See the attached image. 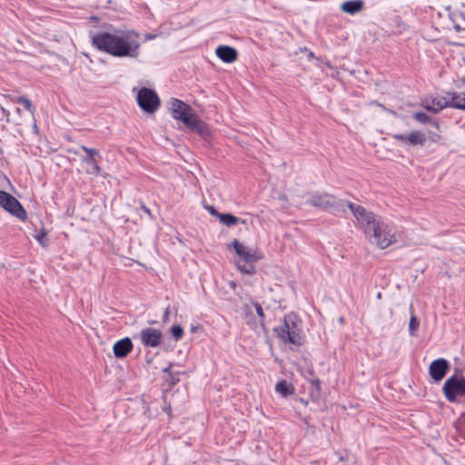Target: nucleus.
Instances as JSON below:
<instances>
[{
  "instance_id": "obj_1",
  "label": "nucleus",
  "mask_w": 465,
  "mask_h": 465,
  "mask_svg": "<svg viewBox=\"0 0 465 465\" xmlns=\"http://www.w3.org/2000/svg\"><path fill=\"white\" fill-rule=\"evenodd\" d=\"M92 44L98 50L115 57L136 58L141 46L136 32L119 29L95 34L92 37Z\"/></svg>"
},
{
  "instance_id": "obj_2",
  "label": "nucleus",
  "mask_w": 465,
  "mask_h": 465,
  "mask_svg": "<svg viewBox=\"0 0 465 465\" xmlns=\"http://www.w3.org/2000/svg\"><path fill=\"white\" fill-rule=\"evenodd\" d=\"M366 238L381 249H386L397 242L395 229L385 223L380 216L363 205H348Z\"/></svg>"
},
{
  "instance_id": "obj_3",
  "label": "nucleus",
  "mask_w": 465,
  "mask_h": 465,
  "mask_svg": "<svg viewBox=\"0 0 465 465\" xmlns=\"http://www.w3.org/2000/svg\"><path fill=\"white\" fill-rule=\"evenodd\" d=\"M170 104L173 119L182 122L187 128L200 134L207 131L205 123L189 104L177 98H173Z\"/></svg>"
},
{
  "instance_id": "obj_4",
  "label": "nucleus",
  "mask_w": 465,
  "mask_h": 465,
  "mask_svg": "<svg viewBox=\"0 0 465 465\" xmlns=\"http://www.w3.org/2000/svg\"><path fill=\"white\" fill-rule=\"evenodd\" d=\"M274 331L283 343L301 346L303 342L301 321L298 320L294 313L285 315L282 324L275 328Z\"/></svg>"
},
{
  "instance_id": "obj_5",
  "label": "nucleus",
  "mask_w": 465,
  "mask_h": 465,
  "mask_svg": "<svg viewBox=\"0 0 465 465\" xmlns=\"http://www.w3.org/2000/svg\"><path fill=\"white\" fill-rule=\"evenodd\" d=\"M442 391L446 399L450 402L455 401L458 396H465V378L455 375L450 377L445 381Z\"/></svg>"
},
{
  "instance_id": "obj_6",
  "label": "nucleus",
  "mask_w": 465,
  "mask_h": 465,
  "mask_svg": "<svg viewBox=\"0 0 465 465\" xmlns=\"http://www.w3.org/2000/svg\"><path fill=\"white\" fill-rule=\"evenodd\" d=\"M138 105L146 113H154L160 106V99L155 91L143 87L137 94Z\"/></svg>"
},
{
  "instance_id": "obj_7",
  "label": "nucleus",
  "mask_w": 465,
  "mask_h": 465,
  "mask_svg": "<svg viewBox=\"0 0 465 465\" xmlns=\"http://www.w3.org/2000/svg\"><path fill=\"white\" fill-rule=\"evenodd\" d=\"M81 149L86 153V156L83 159V162L87 164L85 173L90 175H100L102 169L97 160L100 157V153L95 148H89L85 145H81Z\"/></svg>"
},
{
  "instance_id": "obj_8",
  "label": "nucleus",
  "mask_w": 465,
  "mask_h": 465,
  "mask_svg": "<svg viewBox=\"0 0 465 465\" xmlns=\"http://www.w3.org/2000/svg\"><path fill=\"white\" fill-rule=\"evenodd\" d=\"M163 332L159 329L147 327L140 332V340L144 347H158L163 342Z\"/></svg>"
},
{
  "instance_id": "obj_9",
  "label": "nucleus",
  "mask_w": 465,
  "mask_h": 465,
  "mask_svg": "<svg viewBox=\"0 0 465 465\" xmlns=\"http://www.w3.org/2000/svg\"><path fill=\"white\" fill-rule=\"evenodd\" d=\"M232 245L237 255L247 263L256 262L262 258V254L260 252L247 248L236 239L232 242Z\"/></svg>"
},
{
  "instance_id": "obj_10",
  "label": "nucleus",
  "mask_w": 465,
  "mask_h": 465,
  "mask_svg": "<svg viewBox=\"0 0 465 465\" xmlns=\"http://www.w3.org/2000/svg\"><path fill=\"white\" fill-rule=\"evenodd\" d=\"M391 137L401 144H409L412 146H423L426 143V136L421 131L414 130L409 134H393Z\"/></svg>"
},
{
  "instance_id": "obj_11",
  "label": "nucleus",
  "mask_w": 465,
  "mask_h": 465,
  "mask_svg": "<svg viewBox=\"0 0 465 465\" xmlns=\"http://www.w3.org/2000/svg\"><path fill=\"white\" fill-rule=\"evenodd\" d=\"M421 106L428 112L437 114L444 108L449 107L447 95L432 99H425L421 102Z\"/></svg>"
},
{
  "instance_id": "obj_12",
  "label": "nucleus",
  "mask_w": 465,
  "mask_h": 465,
  "mask_svg": "<svg viewBox=\"0 0 465 465\" xmlns=\"http://www.w3.org/2000/svg\"><path fill=\"white\" fill-rule=\"evenodd\" d=\"M447 369L448 361L445 359H438L430 363L429 372L435 381H440L445 376Z\"/></svg>"
},
{
  "instance_id": "obj_13",
  "label": "nucleus",
  "mask_w": 465,
  "mask_h": 465,
  "mask_svg": "<svg viewBox=\"0 0 465 465\" xmlns=\"http://www.w3.org/2000/svg\"><path fill=\"white\" fill-rule=\"evenodd\" d=\"M133 342L130 338L126 337L116 341L113 347L114 354L116 358H124L127 356L133 350Z\"/></svg>"
},
{
  "instance_id": "obj_14",
  "label": "nucleus",
  "mask_w": 465,
  "mask_h": 465,
  "mask_svg": "<svg viewBox=\"0 0 465 465\" xmlns=\"http://www.w3.org/2000/svg\"><path fill=\"white\" fill-rule=\"evenodd\" d=\"M215 54L223 62L228 64L233 63L238 57L236 49L229 45H219Z\"/></svg>"
},
{
  "instance_id": "obj_15",
  "label": "nucleus",
  "mask_w": 465,
  "mask_h": 465,
  "mask_svg": "<svg viewBox=\"0 0 465 465\" xmlns=\"http://www.w3.org/2000/svg\"><path fill=\"white\" fill-rule=\"evenodd\" d=\"M446 95L449 107L465 112V93L448 92Z\"/></svg>"
},
{
  "instance_id": "obj_16",
  "label": "nucleus",
  "mask_w": 465,
  "mask_h": 465,
  "mask_svg": "<svg viewBox=\"0 0 465 465\" xmlns=\"http://www.w3.org/2000/svg\"><path fill=\"white\" fill-rule=\"evenodd\" d=\"M341 10L349 15H355L360 13L364 8V1L363 0H349L343 2L341 6Z\"/></svg>"
},
{
  "instance_id": "obj_17",
  "label": "nucleus",
  "mask_w": 465,
  "mask_h": 465,
  "mask_svg": "<svg viewBox=\"0 0 465 465\" xmlns=\"http://www.w3.org/2000/svg\"><path fill=\"white\" fill-rule=\"evenodd\" d=\"M209 212L220 218V221L228 226L234 225L238 222V218L230 213L221 214L219 213L213 205H205Z\"/></svg>"
},
{
  "instance_id": "obj_18",
  "label": "nucleus",
  "mask_w": 465,
  "mask_h": 465,
  "mask_svg": "<svg viewBox=\"0 0 465 465\" xmlns=\"http://www.w3.org/2000/svg\"><path fill=\"white\" fill-rule=\"evenodd\" d=\"M5 98L11 102V103H17L24 106L25 110L30 112L32 114H34L35 112V106L33 105V103L25 96H15L12 94L5 95Z\"/></svg>"
},
{
  "instance_id": "obj_19",
  "label": "nucleus",
  "mask_w": 465,
  "mask_h": 465,
  "mask_svg": "<svg viewBox=\"0 0 465 465\" xmlns=\"http://www.w3.org/2000/svg\"><path fill=\"white\" fill-rule=\"evenodd\" d=\"M5 212L9 213L13 216L17 217L21 221H25L27 218V213L23 205H1Z\"/></svg>"
},
{
  "instance_id": "obj_20",
  "label": "nucleus",
  "mask_w": 465,
  "mask_h": 465,
  "mask_svg": "<svg viewBox=\"0 0 465 465\" xmlns=\"http://www.w3.org/2000/svg\"><path fill=\"white\" fill-rule=\"evenodd\" d=\"M275 391L283 397H287L294 393L293 385L286 380H281L278 381L275 386Z\"/></svg>"
},
{
  "instance_id": "obj_21",
  "label": "nucleus",
  "mask_w": 465,
  "mask_h": 465,
  "mask_svg": "<svg viewBox=\"0 0 465 465\" xmlns=\"http://www.w3.org/2000/svg\"><path fill=\"white\" fill-rule=\"evenodd\" d=\"M413 119L419 122L420 124H425L430 123L436 129L440 128V124L437 121H430V117L423 112L414 113L412 115Z\"/></svg>"
},
{
  "instance_id": "obj_22",
  "label": "nucleus",
  "mask_w": 465,
  "mask_h": 465,
  "mask_svg": "<svg viewBox=\"0 0 465 465\" xmlns=\"http://www.w3.org/2000/svg\"><path fill=\"white\" fill-rule=\"evenodd\" d=\"M312 389L310 390V394L312 397L318 399L321 396L322 392V386H321V381L316 378L312 379L311 381Z\"/></svg>"
},
{
  "instance_id": "obj_23",
  "label": "nucleus",
  "mask_w": 465,
  "mask_h": 465,
  "mask_svg": "<svg viewBox=\"0 0 465 465\" xmlns=\"http://www.w3.org/2000/svg\"><path fill=\"white\" fill-rule=\"evenodd\" d=\"M172 365V363H169V366L163 369V372L165 373L164 380L170 386H173L179 381V379L171 371Z\"/></svg>"
},
{
  "instance_id": "obj_24",
  "label": "nucleus",
  "mask_w": 465,
  "mask_h": 465,
  "mask_svg": "<svg viewBox=\"0 0 465 465\" xmlns=\"http://www.w3.org/2000/svg\"><path fill=\"white\" fill-rule=\"evenodd\" d=\"M420 326V321L415 315H411L409 322V333L411 336H417V331Z\"/></svg>"
},
{
  "instance_id": "obj_25",
  "label": "nucleus",
  "mask_w": 465,
  "mask_h": 465,
  "mask_svg": "<svg viewBox=\"0 0 465 465\" xmlns=\"http://www.w3.org/2000/svg\"><path fill=\"white\" fill-rule=\"evenodd\" d=\"M0 203H20L10 193L0 190Z\"/></svg>"
},
{
  "instance_id": "obj_26",
  "label": "nucleus",
  "mask_w": 465,
  "mask_h": 465,
  "mask_svg": "<svg viewBox=\"0 0 465 465\" xmlns=\"http://www.w3.org/2000/svg\"><path fill=\"white\" fill-rule=\"evenodd\" d=\"M171 333L175 341H179L183 338V329L180 325H173L171 328Z\"/></svg>"
},
{
  "instance_id": "obj_27",
  "label": "nucleus",
  "mask_w": 465,
  "mask_h": 465,
  "mask_svg": "<svg viewBox=\"0 0 465 465\" xmlns=\"http://www.w3.org/2000/svg\"><path fill=\"white\" fill-rule=\"evenodd\" d=\"M35 239L38 242L43 246L46 247L48 245V240L46 238V232L43 230L40 234L35 236Z\"/></svg>"
},
{
  "instance_id": "obj_28",
  "label": "nucleus",
  "mask_w": 465,
  "mask_h": 465,
  "mask_svg": "<svg viewBox=\"0 0 465 465\" xmlns=\"http://www.w3.org/2000/svg\"><path fill=\"white\" fill-rule=\"evenodd\" d=\"M237 267L242 273L252 275L255 272V269L252 265L247 266V265L237 264Z\"/></svg>"
},
{
  "instance_id": "obj_29",
  "label": "nucleus",
  "mask_w": 465,
  "mask_h": 465,
  "mask_svg": "<svg viewBox=\"0 0 465 465\" xmlns=\"http://www.w3.org/2000/svg\"><path fill=\"white\" fill-rule=\"evenodd\" d=\"M254 308H255V311H256L257 314L259 315V317L262 321L264 319V313H263L262 307L261 306V304L256 302V303H254Z\"/></svg>"
},
{
  "instance_id": "obj_30",
  "label": "nucleus",
  "mask_w": 465,
  "mask_h": 465,
  "mask_svg": "<svg viewBox=\"0 0 465 465\" xmlns=\"http://www.w3.org/2000/svg\"><path fill=\"white\" fill-rule=\"evenodd\" d=\"M331 198H332L331 196H330L328 194H324V195H319L318 200L321 201L322 203H330Z\"/></svg>"
},
{
  "instance_id": "obj_31",
  "label": "nucleus",
  "mask_w": 465,
  "mask_h": 465,
  "mask_svg": "<svg viewBox=\"0 0 465 465\" xmlns=\"http://www.w3.org/2000/svg\"><path fill=\"white\" fill-rule=\"evenodd\" d=\"M0 109L3 113V114L5 115L6 122H9L10 112L3 106H0Z\"/></svg>"
},
{
  "instance_id": "obj_32",
  "label": "nucleus",
  "mask_w": 465,
  "mask_h": 465,
  "mask_svg": "<svg viewBox=\"0 0 465 465\" xmlns=\"http://www.w3.org/2000/svg\"><path fill=\"white\" fill-rule=\"evenodd\" d=\"M163 411L166 412L170 417L172 416V407L170 403L165 404Z\"/></svg>"
},
{
  "instance_id": "obj_33",
  "label": "nucleus",
  "mask_w": 465,
  "mask_h": 465,
  "mask_svg": "<svg viewBox=\"0 0 465 465\" xmlns=\"http://www.w3.org/2000/svg\"><path fill=\"white\" fill-rule=\"evenodd\" d=\"M430 139H431V142L438 143L441 140V135L435 134L431 136Z\"/></svg>"
},
{
  "instance_id": "obj_34",
  "label": "nucleus",
  "mask_w": 465,
  "mask_h": 465,
  "mask_svg": "<svg viewBox=\"0 0 465 465\" xmlns=\"http://www.w3.org/2000/svg\"><path fill=\"white\" fill-rule=\"evenodd\" d=\"M140 209H141L142 211H143L144 213H146L149 216H151V212H150V210L147 208V206H146V205H141Z\"/></svg>"
},
{
  "instance_id": "obj_35",
  "label": "nucleus",
  "mask_w": 465,
  "mask_h": 465,
  "mask_svg": "<svg viewBox=\"0 0 465 465\" xmlns=\"http://www.w3.org/2000/svg\"><path fill=\"white\" fill-rule=\"evenodd\" d=\"M381 296H382L381 292L377 293V299H381Z\"/></svg>"
},
{
  "instance_id": "obj_36",
  "label": "nucleus",
  "mask_w": 465,
  "mask_h": 465,
  "mask_svg": "<svg viewBox=\"0 0 465 465\" xmlns=\"http://www.w3.org/2000/svg\"><path fill=\"white\" fill-rule=\"evenodd\" d=\"M15 112H16L18 114H21V110H20V108H16V109H15Z\"/></svg>"
},
{
  "instance_id": "obj_37",
  "label": "nucleus",
  "mask_w": 465,
  "mask_h": 465,
  "mask_svg": "<svg viewBox=\"0 0 465 465\" xmlns=\"http://www.w3.org/2000/svg\"><path fill=\"white\" fill-rule=\"evenodd\" d=\"M68 152H69V153H74V154H77V152H76V151H73V150H71V149H69V150H68Z\"/></svg>"
},
{
  "instance_id": "obj_38",
  "label": "nucleus",
  "mask_w": 465,
  "mask_h": 465,
  "mask_svg": "<svg viewBox=\"0 0 465 465\" xmlns=\"http://www.w3.org/2000/svg\"><path fill=\"white\" fill-rule=\"evenodd\" d=\"M325 207H333L334 205L332 204H330V205H324Z\"/></svg>"
},
{
  "instance_id": "obj_39",
  "label": "nucleus",
  "mask_w": 465,
  "mask_h": 465,
  "mask_svg": "<svg viewBox=\"0 0 465 465\" xmlns=\"http://www.w3.org/2000/svg\"><path fill=\"white\" fill-rule=\"evenodd\" d=\"M462 82L465 83V77L462 79Z\"/></svg>"
}]
</instances>
